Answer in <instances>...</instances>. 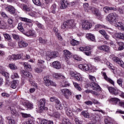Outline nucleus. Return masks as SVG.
Instances as JSON below:
<instances>
[{
  "label": "nucleus",
  "instance_id": "0eeeda50",
  "mask_svg": "<svg viewBox=\"0 0 124 124\" xmlns=\"http://www.w3.org/2000/svg\"><path fill=\"white\" fill-rule=\"evenodd\" d=\"M81 26L82 29L84 30H89V29L92 28V24L88 21V20L82 21Z\"/></svg>",
  "mask_w": 124,
  "mask_h": 124
},
{
  "label": "nucleus",
  "instance_id": "6e6552de",
  "mask_svg": "<svg viewBox=\"0 0 124 124\" xmlns=\"http://www.w3.org/2000/svg\"><path fill=\"white\" fill-rule=\"evenodd\" d=\"M73 26V21L68 20L64 21L63 23V29H71Z\"/></svg>",
  "mask_w": 124,
  "mask_h": 124
},
{
  "label": "nucleus",
  "instance_id": "c9c22d12",
  "mask_svg": "<svg viewBox=\"0 0 124 124\" xmlns=\"http://www.w3.org/2000/svg\"><path fill=\"white\" fill-rule=\"evenodd\" d=\"M7 28V25H6V23L5 22H3V21H1L0 20V29H6Z\"/></svg>",
  "mask_w": 124,
  "mask_h": 124
},
{
  "label": "nucleus",
  "instance_id": "de8ad7c7",
  "mask_svg": "<svg viewBox=\"0 0 124 124\" xmlns=\"http://www.w3.org/2000/svg\"><path fill=\"white\" fill-rule=\"evenodd\" d=\"M81 114L84 118H89L90 117V114L87 111H82Z\"/></svg>",
  "mask_w": 124,
  "mask_h": 124
},
{
  "label": "nucleus",
  "instance_id": "9d476101",
  "mask_svg": "<svg viewBox=\"0 0 124 124\" xmlns=\"http://www.w3.org/2000/svg\"><path fill=\"white\" fill-rule=\"evenodd\" d=\"M23 54L17 55L13 54L12 55H10L8 57V60H9V61H12V60H20V59L23 57Z\"/></svg>",
  "mask_w": 124,
  "mask_h": 124
},
{
  "label": "nucleus",
  "instance_id": "c03bdc74",
  "mask_svg": "<svg viewBox=\"0 0 124 124\" xmlns=\"http://www.w3.org/2000/svg\"><path fill=\"white\" fill-rule=\"evenodd\" d=\"M120 101V99L117 98H112L109 99V101H111L112 102H113L114 104H117L118 102Z\"/></svg>",
  "mask_w": 124,
  "mask_h": 124
},
{
  "label": "nucleus",
  "instance_id": "4be33fe9",
  "mask_svg": "<svg viewBox=\"0 0 124 124\" xmlns=\"http://www.w3.org/2000/svg\"><path fill=\"white\" fill-rule=\"evenodd\" d=\"M18 44L20 48H25L28 46V43L23 40L18 42Z\"/></svg>",
  "mask_w": 124,
  "mask_h": 124
},
{
  "label": "nucleus",
  "instance_id": "680f3d73",
  "mask_svg": "<svg viewBox=\"0 0 124 124\" xmlns=\"http://www.w3.org/2000/svg\"><path fill=\"white\" fill-rule=\"evenodd\" d=\"M38 124H47V120L46 119L40 120Z\"/></svg>",
  "mask_w": 124,
  "mask_h": 124
},
{
  "label": "nucleus",
  "instance_id": "e2e57ef3",
  "mask_svg": "<svg viewBox=\"0 0 124 124\" xmlns=\"http://www.w3.org/2000/svg\"><path fill=\"white\" fill-rule=\"evenodd\" d=\"M63 124H71L70 122H69V120L66 118H64L63 119Z\"/></svg>",
  "mask_w": 124,
  "mask_h": 124
},
{
  "label": "nucleus",
  "instance_id": "69168bd1",
  "mask_svg": "<svg viewBox=\"0 0 124 124\" xmlns=\"http://www.w3.org/2000/svg\"><path fill=\"white\" fill-rule=\"evenodd\" d=\"M117 63H118V64H119V65H120V66H121V67H122L123 68H124V62L123 61H122V60L119 61V62H118Z\"/></svg>",
  "mask_w": 124,
  "mask_h": 124
},
{
  "label": "nucleus",
  "instance_id": "cd10ccee",
  "mask_svg": "<svg viewBox=\"0 0 124 124\" xmlns=\"http://www.w3.org/2000/svg\"><path fill=\"white\" fill-rule=\"evenodd\" d=\"M10 110L11 113L14 116H15V117H17L19 115V113H18V112L16 111V110L14 109V108L13 107H10Z\"/></svg>",
  "mask_w": 124,
  "mask_h": 124
},
{
  "label": "nucleus",
  "instance_id": "a19ab883",
  "mask_svg": "<svg viewBox=\"0 0 124 124\" xmlns=\"http://www.w3.org/2000/svg\"><path fill=\"white\" fill-rule=\"evenodd\" d=\"M88 39H89L90 41H95V37H94L92 34H89Z\"/></svg>",
  "mask_w": 124,
  "mask_h": 124
},
{
  "label": "nucleus",
  "instance_id": "393cba45",
  "mask_svg": "<svg viewBox=\"0 0 124 124\" xmlns=\"http://www.w3.org/2000/svg\"><path fill=\"white\" fill-rule=\"evenodd\" d=\"M6 119L9 123V124H15V120H14V117L8 116Z\"/></svg>",
  "mask_w": 124,
  "mask_h": 124
},
{
  "label": "nucleus",
  "instance_id": "603ef678",
  "mask_svg": "<svg viewBox=\"0 0 124 124\" xmlns=\"http://www.w3.org/2000/svg\"><path fill=\"white\" fill-rule=\"evenodd\" d=\"M123 80L122 78H119L117 80V84L122 88H124V87H123Z\"/></svg>",
  "mask_w": 124,
  "mask_h": 124
},
{
  "label": "nucleus",
  "instance_id": "864d4df0",
  "mask_svg": "<svg viewBox=\"0 0 124 124\" xmlns=\"http://www.w3.org/2000/svg\"><path fill=\"white\" fill-rule=\"evenodd\" d=\"M3 36L5 39L6 40H8V41H11V37H10V35L7 33L3 34Z\"/></svg>",
  "mask_w": 124,
  "mask_h": 124
},
{
  "label": "nucleus",
  "instance_id": "774afa93",
  "mask_svg": "<svg viewBox=\"0 0 124 124\" xmlns=\"http://www.w3.org/2000/svg\"><path fill=\"white\" fill-rule=\"evenodd\" d=\"M118 11L120 14H124V7L119 8Z\"/></svg>",
  "mask_w": 124,
  "mask_h": 124
},
{
  "label": "nucleus",
  "instance_id": "72a5a7b5",
  "mask_svg": "<svg viewBox=\"0 0 124 124\" xmlns=\"http://www.w3.org/2000/svg\"><path fill=\"white\" fill-rule=\"evenodd\" d=\"M23 75L25 76V77H28L29 78H32V76L31 75V74L29 72H26L25 71H23L22 72Z\"/></svg>",
  "mask_w": 124,
  "mask_h": 124
},
{
  "label": "nucleus",
  "instance_id": "3c124183",
  "mask_svg": "<svg viewBox=\"0 0 124 124\" xmlns=\"http://www.w3.org/2000/svg\"><path fill=\"white\" fill-rule=\"evenodd\" d=\"M56 4H53L51 7V12L53 14H56Z\"/></svg>",
  "mask_w": 124,
  "mask_h": 124
},
{
  "label": "nucleus",
  "instance_id": "8fccbe9b",
  "mask_svg": "<svg viewBox=\"0 0 124 124\" xmlns=\"http://www.w3.org/2000/svg\"><path fill=\"white\" fill-rule=\"evenodd\" d=\"M63 85H62L63 88H66L70 86V84L68 83V81H67V80H63Z\"/></svg>",
  "mask_w": 124,
  "mask_h": 124
},
{
  "label": "nucleus",
  "instance_id": "a18cd8bd",
  "mask_svg": "<svg viewBox=\"0 0 124 124\" xmlns=\"http://www.w3.org/2000/svg\"><path fill=\"white\" fill-rule=\"evenodd\" d=\"M68 5V2L66 0H63L62 1V9H65L67 6Z\"/></svg>",
  "mask_w": 124,
  "mask_h": 124
},
{
  "label": "nucleus",
  "instance_id": "20e7f679",
  "mask_svg": "<svg viewBox=\"0 0 124 124\" xmlns=\"http://www.w3.org/2000/svg\"><path fill=\"white\" fill-rule=\"evenodd\" d=\"M46 100L45 99H41L39 101V107L42 111H47L48 108L45 107Z\"/></svg>",
  "mask_w": 124,
  "mask_h": 124
},
{
  "label": "nucleus",
  "instance_id": "bf43d9fd",
  "mask_svg": "<svg viewBox=\"0 0 124 124\" xmlns=\"http://www.w3.org/2000/svg\"><path fill=\"white\" fill-rule=\"evenodd\" d=\"M11 78L12 79H15V78H19V76L17 73H14L13 75H12Z\"/></svg>",
  "mask_w": 124,
  "mask_h": 124
},
{
  "label": "nucleus",
  "instance_id": "dca6fc26",
  "mask_svg": "<svg viewBox=\"0 0 124 124\" xmlns=\"http://www.w3.org/2000/svg\"><path fill=\"white\" fill-rule=\"evenodd\" d=\"M108 89L109 91V93H112V94H114V95H117V94H119V93H120V91L116 90L113 87H108Z\"/></svg>",
  "mask_w": 124,
  "mask_h": 124
},
{
  "label": "nucleus",
  "instance_id": "7c9ffc66",
  "mask_svg": "<svg viewBox=\"0 0 124 124\" xmlns=\"http://www.w3.org/2000/svg\"><path fill=\"white\" fill-rule=\"evenodd\" d=\"M0 74H2V75H3V76H4L5 77H6V76H7V75H8V74L6 72H5V71H4V68H3V67H0Z\"/></svg>",
  "mask_w": 124,
  "mask_h": 124
},
{
  "label": "nucleus",
  "instance_id": "bb28decb",
  "mask_svg": "<svg viewBox=\"0 0 124 124\" xmlns=\"http://www.w3.org/2000/svg\"><path fill=\"white\" fill-rule=\"evenodd\" d=\"M83 7L86 12H89V10L92 11V9L90 8H93V7H89V3H85L83 4Z\"/></svg>",
  "mask_w": 124,
  "mask_h": 124
},
{
  "label": "nucleus",
  "instance_id": "79ce46f5",
  "mask_svg": "<svg viewBox=\"0 0 124 124\" xmlns=\"http://www.w3.org/2000/svg\"><path fill=\"white\" fill-rule=\"evenodd\" d=\"M18 30L21 31V32H24V28H23V23H19L18 24V26L17 27Z\"/></svg>",
  "mask_w": 124,
  "mask_h": 124
},
{
  "label": "nucleus",
  "instance_id": "f8f14e48",
  "mask_svg": "<svg viewBox=\"0 0 124 124\" xmlns=\"http://www.w3.org/2000/svg\"><path fill=\"white\" fill-rule=\"evenodd\" d=\"M97 48L99 50L104 51V52H107V53H109V52H110V47L108 46H97Z\"/></svg>",
  "mask_w": 124,
  "mask_h": 124
},
{
  "label": "nucleus",
  "instance_id": "4468645a",
  "mask_svg": "<svg viewBox=\"0 0 124 124\" xmlns=\"http://www.w3.org/2000/svg\"><path fill=\"white\" fill-rule=\"evenodd\" d=\"M90 9H92L91 11L92 13H93L94 15H95L96 17H98V18H100V17H101V14L97 9L94 7L90 8Z\"/></svg>",
  "mask_w": 124,
  "mask_h": 124
},
{
  "label": "nucleus",
  "instance_id": "a211bd4d",
  "mask_svg": "<svg viewBox=\"0 0 124 124\" xmlns=\"http://www.w3.org/2000/svg\"><path fill=\"white\" fill-rule=\"evenodd\" d=\"M52 66L56 69H61L62 68V64L58 61H55L52 63Z\"/></svg>",
  "mask_w": 124,
  "mask_h": 124
},
{
  "label": "nucleus",
  "instance_id": "4c0bfd02",
  "mask_svg": "<svg viewBox=\"0 0 124 124\" xmlns=\"http://www.w3.org/2000/svg\"><path fill=\"white\" fill-rule=\"evenodd\" d=\"M106 29V26L104 25H101L100 24H97L95 26V30L96 31H97V30H99V29Z\"/></svg>",
  "mask_w": 124,
  "mask_h": 124
},
{
  "label": "nucleus",
  "instance_id": "aec40b11",
  "mask_svg": "<svg viewBox=\"0 0 124 124\" xmlns=\"http://www.w3.org/2000/svg\"><path fill=\"white\" fill-rule=\"evenodd\" d=\"M103 76L104 78V79L106 80L108 82L111 84V85H113L114 86L115 85V82L114 81H113L112 79L110 78H109L108 77H107V75H106V73H103Z\"/></svg>",
  "mask_w": 124,
  "mask_h": 124
},
{
  "label": "nucleus",
  "instance_id": "ddd939ff",
  "mask_svg": "<svg viewBox=\"0 0 124 124\" xmlns=\"http://www.w3.org/2000/svg\"><path fill=\"white\" fill-rule=\"evenodd\" d=\"M5 10L7 12H9L10 14H15L16 10L15 8L12 5H8L5 7Z\"/></svg>",
  "mask_w": 124,
  "mask_h": 124
},
{
  "label": "nucleus",
  "instance_id": "f03ea898",
  "mask_svg": "<svg viewBox=\"0 0 124 124\" xmlns=\"http://www.w3.org/2000/svg\"><path fill=\"white\" fill-rule=\"evenodd\" d=\"M44 83L47 87H49V86H53V87H56V83L50 80L49 76H45L44 78Z\"/></svg>",
  "mask_w": 124,
  "mask_h": 124
},
{
  "label": "nucleus",
  "instance_id": "7ed1b4c3",
  "mask_svg": "<svg viewBox=\"0 0 124 124\" xmlns=\"http://www.w3.org/2000/svg\"><path fill=\"white\" fill-rule=\"evenodd\" d=\"M58 55V52L47 51L46 54V59L47 61H50L51 59H56Z\"/></svg>",
  "mask_w": 124,
  "mask_h": 124
},
{
  "label": "nucleus",
  "instance_id": "ea45409f",
  "mask_svg": "<svg viewBox=\"0 0 124 124\" xmlns=\"http://www.w3.org/2000/svg\"><path fill=\"white\" fill-rule=\"evenodd\" d=\"M71 44L73 46H75L76 45H79V41L75 40L74 39H73L71 41Z\"/></svg>",
  "mask_w": 124,
  "mask_h": 124
},
{
  "label": "nucleus",
  "instance_id": "a878e982",
  "mask_svg": "<svg viewBox=\"0 0 124 124\" xmlns=\"http://www.w3.org/2000/svg\"><path fill=\"white\" fill-rule=\"evenodd\" d=\"M117 44L119 46L118 48V51H123L124 49V43L123 42H117Z\"/></svg>",
  "mask_w": 124,
  "mask_h": 124
},
{
  "label": "nucleus",
  "instance_id": "0e129e2a",
  "mask_svg": "<svg viewBox=\"0 0 124 124\" xmlns=\"http://www.w3.org/2000/svg\"><path fill=\"white\" fill-rule=\"evenodd\" d=\"M65 110L66 111V114L67 115V116H70V114H71L72 112L71 110L66 108H65Z\"/></svg>",
  "mask_w": 124,
  "mask_h": 124
},
{
  "label": "nucleus",
  "instance_id": "c756f323",
  "mask_svg": "<svg viewBox=\"0 0 124 124\" xmlns=\"http://www.w3.org/2000/svg\"><path fill=\"white\" fill-rule=\"evenodd\" d=\"M18 85V81L17 80H13L11 83V87L12 89H16L17 86Z\"/></svg>",
  "mask_w": 124,
  "mask_h": 124
},
{
  "label": "nucleus",
  "instance_id": "58836bf2",
  "mask_svg": "<svg viewBox=\"0 0 124 124\" xmlns=\"http://www.w3.org/2000/svg\"><path fill=\"white\" fill-rule=\"evenodd\" d=\"M37 27H38V28L39 29H40L41 30H45V28L44 27V26H43V25H42L41 23L38 22H36L35 23Z\"/></svg>",
  "mask_w": 124,
  "mask_h": 124
},
{
  "label": "nucleus",
  "instance_id": "b1692460",
  "mask_svg": "<svg viewBox=\"0 0 124 124\" xmlns=\"http://www.w3.org/2000/svg\"><path fill=\"white\" fill-rule=\"evenodd\" d=\"M103 10L106 13H107L109 10H113L114 11H116L117 8L113 7H105L103 8Z\"/></svg>",
  "mask_w": 124,
  "mask_h": 124
},
{
  "label": "nucleus",
  "instance_id": "f3484780",
  "mask_svg": "<svg viewBox=\"0 0 124 124\" xmlns=\"http://www.w3.org/2000/svg\"><path fill=\"white\" fill-rule=\"evenodd\" d=\"M23 34L25 35H26V36L30 37H35L36 36V34H35V32H34V31H31V30H29L28 31H27L26 32H25L23 33Z\"/></svg>",
  "mask_w": 124,
  "mask_h": 124
},
{
  "label": "nucleus",
  "instance_id": "052dcab7",
  "mask_svg": "<svg viewBox=\"0 0 124 124\" xmlns=\"http://www.w3.org/2000/svg\"><path fill=\"white\" fill-rule=\"evenodd\" d=\"M75 122L76 124H82V121L79 120V119L77 117H75Z\"/></svg>",
  "mask_w": 124,
  "mask_h": 124
},
{
  "label": "nucleus",
  "instance_id": "6e6d98bb",
  "mask_svg": "<svg viewBox=\"0 0 124 124\" xmlns=\"http://www.w3.org/2000/svg\"><path fill=\"white\" fill-rule=\"evenodd\" d=\"M9 67L11 68V69H13V70H15L17 69V66L15 65L14 63H11L9 65Z\"/></svg>",
  "mask_w": 124,
  "mask_h": 124
},
{
  "label": "nucleus",
  "instance_id": "37998d69",
  "mask_svg": "<svg viewBox=\"0 0 124 124\" xmlns=\"http://www.w3.org/2000/svg\"><path fill=\"white\" fill-rule=\"evenodd\" d=\"M105 124H112V120L110 117H107L105 119Z\"/></svg>",
  "mask_w": 124,
  "mask_h": 124
},
{
  "label": "nucleus",
  "instance_id": "1a4fd4ad",
  "mask_svg": "<svg viewBox=\"0 0 124 124\" xmlns=\"http://www.w3.org/2000/svg\"><path fill=\"white\" fill-rule=\"evenodd\" d=\"M63 56L66 62H68L69 59L72 57V53L68 50H65L63 51Z\"/></svg>",
  "mask_w": 124,
  "mask_h": 124
},
{
  "label": "nucleus",
  "instance_id": "49530a36",
  "mask_svg": "<svg viewBox=\"0 0 124 124\" xmlns=\"http://www.w3.org/2000/svg\"><path fill=\"white\" fill-rule=\"evenodd\" d=\"M24 66L25 68H26L28 70H31V65L28 64V63L25 62L24 63Z\"/></svg>",
  "mask_w": 124,
  "mask_h": 124
},
{
  "label": "nucleus",
  "instance_id": "09e8293b",
  "mask_svg": "<svg viewBox=\"0 0 124 124\" xmlns=\"http://www.w3.org/2000/svg\"><path fill=\"white\" fill-rule=\"evenodd\" d=\"M0 14L1 17H2V18H4V19H8V18H9L8 17V16H7V14L5 13H4V12H0Z\"/></svg>",
  "mask_w": 124,
  "mask_h": 124
},
{
  "label": "nucleus",
  "instance_id": "f257e3e1",
  "mask_svg": "<svg viewBox=\"0 0 124 124\" xmlns=\"http://www.w3.org/2000/svg\"><path fill=\"white\" fill-rule=\"evenodd\" d=\"M118 16L115 13H110L107 17V20L109 22L110 24L115 23V21L117 20Z\"/></svg>",
  "mask_w": 124,
  "mask_h": 124
},
{
  "label": "nucleus",
  "instance_id": "338daca9",
  "mask_svg": "<svg viewBox=\"0 0 124 124\" xmlns=\"http://www.w3.org/2000/svg\"><path fill=\"white\" fill-rule=\"evenodd\" d=\"M89 78L90 80L92 81V82H94L95 81V78L92 75L89 76Z\"/></svg>",
  "mask_w": 124,
  "mask_h": 124
},
{
  "label": "nucleus",
  "instance_id": "39448f33",
  "mask_svg": "<svg viewBox=\"0 0 124 124\" xmlns=\"http://www.w3.org/2000/svg\"><path fill=\"white\" fill-rule=\"evenodd\" d=\"M78 67L79 69H81V70H83V71H90V70H92V65L91 64H79L78 66Z\"/></svg>",
  "mask_w": 124,
  "mask_h": 124
},
{
  "label": "nucleus",
  "instance_id": "9b49d317",
  "mask_svg": "<svg viewBox=\"0 0 124 124\" xmlns=\"http://www.w3.org/2000/svg\"><path fill=\"white\" fill-rule=\"evenodd\" d=\"M90 87L93 90V91H100L101 90V88H100V86L97 84V83L93 82L90 83Z\"/></svg>",
  "mask_w": 124,
  "mask_h": 124
},
{
  "label": "nucleus",
  "instance_id": "5fc2aeb1",
  "mask_svg": "<svg viewBox=\"0 0 124 124\" xmlns=\"http://www.w3.org/2000/svg\"><path fill=\"white\" fill-rule=\"evenodd\" d=\"M32 1L34 4L38 5V6H40L42 4L40 0H32Z\"/></svg>",
  "mask_w": 124,
  "mask_h": 124
},
{
  "label": "nucleus",
  "instance_id": "473e14b6",
  "mask_svg": "<svg viewBox=\"0 0 124 124\" xmlns=\"http://www.w3.org/2000/svg\"><path fill=\"white\" fill-rule=\"evenodd\" d=\"M50 101H51V102H54V101H55L57 104H60V100H59L56 97H50Z\"/></svg>",
  "mask_w": 124,
  "mask_h": 124
},
{
  "label": "nucleus",
  "instance_id": "c85d7f7f",
  "mask_svg": "<svg viewBox=\"0 0 124 124\" xmlns=\"http://www.w3.org/2000/svg\"><path fill=\"white\" fill-rule=\"evenodd\" d=\"M20 20L21 21H23V22H27V23H29V24H31V26H32V23H31V20L28 19L26 17H20Z\"/></svg>",
  "mask_w": 124,
  "mask_h": 124
},
{
  "label": "nucleus",
  "instance_id": "e433bc0d",
  "mask_svg": "<svg viewBox=\"0 0 124 124\" xmlns=\"http://www.w3.org/2000/svg\"><path fill=\"white\" fill-rule=\"evenodd\" d=\"M106 64L107 65L108 68H110V69H112V70H115V67H114L113 64H112V63H110V62H106Z\"/></svg>",
  "mask_w": 124,
  "mask_h": 124
},
{
  "label": "nucleus",
  "instance_id": "423d86ee",
  "mask_svg": "<svg viewBox=\"0 0 124 124\" xmlns=\"http://www.w3.org/2000/svg\"><path fill=\"white\" fill-rule=\"evenodd\" d=\"M71 76L72 77L75 78V80L76 81H82L83 80V78H82V76L79 73L77 72H72L71 74Z\"/></svg>",
  "mask_w": 124,
  "mask_h": 124
},
{
  "label": "nucleus",
  "instance_id": "2eb2a0df",
  "mask_svg": "<svg viewBox=\"0 0 124 124\" xmlns=\"http://www.w3.org/2000/svg\"><path fill=\"white\" fill-rule=\"evenodd\" d=\"M33 8V6L31 4H28V5H23V10L24 11H27V12H30V11H31L32 9Z\"/></svg>",
  "mask_w": 124,
  "mask_h": 124
},
{
  "label": "nucleus",
  "instance_id": "2f4dec72",
  "mask_svg": "<svg viewBox=\"0 0 124 124\" xmlns=\"http://www.w3.org/2000/svg\"><path fill=\"white\" fill-rule=\"evenodd\" d=\"M116 36L119 39L124 40V33H117L116 34Z\"/></svg>",
  "mask_w": 124,
  "mask_h": 124
},
{
  "label": "nucleus",
  "instance_id": "412c9836",
  "mask_svg": "<svg viewBox=\"0 0 124 124\" xmlns=\"http://www.w3.org/2000/svg\"><path fill=\"white\" fill-rule=\"evenodd\" d=\"M53 31L55 32L56 35L57 37V38H58L59 40H62V36L61 35V34L59 32H58V29L56 27L54 28L53 29Z\"/></svg>",
  "mask_w": 124,
  "mask_h": 124
},
{
  "label": "nucleus",
  "instance_id": "4d7b16f0",
  "mask_svg": "<svg viewBox=\"0 0 124 124\" xmlns=\"http://www.w3.org/2000/svg\"><path fill=\"white\" fill-rule=\"evenodd\" d=\"M21 115L22 116L23 118L27 119V118H30L31 117V114L25 113L24 112L21 113Z\"/></svg>",
  "mask_w": 124,
  "mask_h": 124
},
{
  "label": "nucleus",
  "instance_id": "5701e85b",
  "mask_svg": "<svg viewBox=\"0 0 124 124\" xmlns=\"http://www.w3.org/2000/svg\"><path fill=\"white\" fill-rule=\"evenodd\" d=\"M23 105L25 107L28 108V109H32L33 108V105L28 102H24Z\"/></svg>",
  "mask_w": 124,
  "mask_h": 124
},
{
  "label": "nucleus",
  "instance_id": "13d9d810",
  "mask_svg": "<svg viewBox=\"0 0 124 124\" xmlns=\"http://www.w3.org/2000/svg\"><path fill=\"white\" fill-rule=\"evenodd\" d=\"M74 86L76 88H77L78 91H81L82 89L80 86H79V84L77 83V82H73Z\"/></svg>",
  "mask_w": 124,
  "mask_h": 124
},
{
  "label": "nucleus",
  "instance_id": "6ab92c4d",
  "mask_svg": "<svg viewBox=\"0 0 124 124\" xmlns=\"http://www.w3.org/2000/svg\"><path fill=\"white\" fill-rule=\"evenodd\" d=\"M63 93L66 98H68V96L71 95V91L68 89H63Z\"/></svg>",
  "mask_w": 124,
  "mask_h": 124
},
{
  "label": "nucleus",
  "instance_id": "f704fd0d",
  "mask_svg": "<svg viewBox=\"0 0 124 124\" xmlns=\"http://www.w3.org/2000/svg\"><path fill=\"white\" fill-rule=\"evenodd\" d=\"M112 24L114 26H115V27L118 28V29L123 25V23H122V22H117V20H115V22H113Z\"/></svg>",
  "mask_w": 124,
  "mask_h": 124
}]
</instances>
